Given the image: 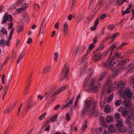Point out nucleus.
Segmentation results:
<instances>
[{
    "label": "nucleus",
    "instance_id": "obj_1",
    "mask_svg": "<svg viewBox=\"0 0 134 134\" xmlns=\"http://www.w3.org/2000/svg\"><path fill=\"white\" fill-rule=\"evenodd\" d=\"M96 81V80L95 79L92 78L91 79L89 86V89L94 92L97 91L100 89V87L101 86V84L100 83L96 85L95 82Z\"/></svg>",
    "mask_w": 134,
    "mask_h": 134
},
{
    "label": "nucleus",
    "instance_id": "obj_2",
    "mask_svg": "<svg viewBox=\"0 0 134 134\" xmlns=\"http://www.w3.org/2000/svg\"><path fill=\"white\" fill-rule=\"evenodd\" d=\"M116 126L118 130L120 132L123 133L126 131V128L123 125L122 120H117Z\"/></svg>",
    "mask_w": 134,
    "mask_h": 134
},
{
    "label": "nucleus",
    "instance_id": "obj_3",
    "mask_svg": "<svg viewBox=\"0 0 134 134\" xmlns=\"http://www.w3.org/2000/svg\"><path fill=\"white\" fill-rule=\"evenodd\" d=\"M85 49L84 46H81L75 47L72 51V54L75 55H76L81 54L84 52Z\"/></svg>",
    "mask_w": 134,
    "mask_h": 134
},
{
    "label": "nucleus",
    "instance_id": "obj_4",
    "mask_svg": "<svg viewBox=\"0 0 134 134\" xmlns=\"http://www.w3.org/2000/svg\"><path fill=\"white\" fill-rule=\"evenodd\" d=\"M67 65V63L65 64L63 71L61 73L62 76L60 78V81H62L64 78V77H66L68 75L69 69L68 68Z\"/></svg>",
    "mask_w": 134,
    "mask_h": 134
},
{
    "label": "nucleus",
    "instance_id": "obj_5",
    "mask_svg": "<svg viewBox=\"0 0 134 134\" xmlns=\"http://www.w3.org/2000/svg\"><path fill=\"white\" fill-rule=\"evenodd\" d=\"M97 101H93L91 104L93 108L90 111V113L94 115L95 116H97L99 114L98 111L97 109Z\"/></svg>",
    "mask_w": 134,
    "mask_h": 134
},
{
    "label": "nucleus",
    "instance_id": "obj_6",
    "mask_svg": "<svg viewBox=\"0 0 134 134\" xmlns=\"http://www.w3.org/2000/svg\"><path fill=\"white\" fill-rule=\"evenodd\" d=\"M33 75L32 73H30L29 75L27 80L26 83V86L25 87V89L24 91V93L26 94L27 93V91L28 90L31 82V79Z\"/></svg>",
    "mask_w": 134,
    "mask_h": 134
},
{
    "label": "nucleus",
    "instance_id": "obj_7",
    "mask_svg": "<svg viewBox=\"0 0 134 134\" xmlns=\"http://www.w3.org/2000/svg\"><path fill=\"white\" fill-rule=\"evenodd\" d=\"M118 111L121 113L122 115L124 117L127 116L129 112V110L127 108H124L122 107H120Z\"/></svg>",
    "mask_w": 134,
    "mask_h": 134
},
{
    "label": "nucleus",
    "instance_id": "obj_8",
    "mask_svg": "<svg viewBox=\"0 0 134 134\" xmlns=\"http://www.w3.org/2000/svg\"><path fill=\"white\" fill-rule=\"evenodd\" d=\"M7 13H6L3 16V20L1 23L2 24L5 23L7 21H8L9 22L12 21V16L10 15L7 14Z\"/></svg>",
    "mask_w": 134,
    "mask_h": 134
},
{
    "label": "nucleus",
    "instance_id": "obj_9",
    "mask_svg": "<svg viewBox=\"0 0 134 134\" xmlns=\"http://www.w3.org/2000/svg\"><path fill=\"white\" fill-rule=\"evenodd\" d=\"M114 59L112 58L109 62L108 61H107L105 66V67H109L111 70H112V67L116 64V62L115 61L114 62Z\"/></svg>",
    "mask_w": 134,
    "mask_h": 134
},
{
    "label": "nucleus",
    "instance_id": "obj_10",
    "mask_svg": "<svg viewBox=\"0 0 134 134\" xmlns=\"http://www.w3.org/2000/svg\"><path fill=\"white\" fill-rule=\"evenodd\" d=\"M125 93L129 100L132 99L133 94L130 89L129 88L126 89Z\"/></svg>",
    "mask_w": 134,
    "mask_h": 134
},
{
    "label": "nucleus",
    "instance_id": "obj_11",
    "mask_svg": "<svg viewBox=\"0 0 134 134\" xmlns=\"http://www.w3.org/2000/svg\"><path fill=\"white\" fill-rule=\"evenodd\" d=\"M59 93L58 92V91L56 90L52 94L50 97V99L49 100L50 102H49V103H50L51 102H53L55 101L56 99V96Z\"/></svg>",
    "mask_w": 134,
    "mask_h": 134
},
{
    "label": "nucleus",
    "instance_id": "obj_12",
    "mask_svg": "<svg viewBox=\"0 0 134 134\" xmlns=\"http://www.w3.org/2000/svg\"><path fill=\"white\" fill-rule=\"evenodd\" d=\"M90 109L84 107L81 112V115L82 117H83L85 115L88 113Z\"/></svg>",
    "mask_w": 134,
    "mask_h": 134
},
{
    "label": "nucleus",
    "instance_id": "obj_13",
    "mask_svg": "<svg viewBox=\"0 0 134 134\" xmlns=\"http://www.w3.org/2000/svg\"><path fill=\"white\" fill-rule=\"evenodd\" d=\"M101 58V55L100 53H98L95 55L93 58V61L95 62L99 60Z\"/></svg>",
    "mask_w": 134,
    "mask_h": 134
},
{
    "label": "nucleus",
    "instance_id": "obj_14",
    "mask_svg": "<svg viewBox=\"0 0 134 134\" xmlns=\"http://www.w3.org/2000/svg\"><path fill=\"white\" fill-rule=\"evenodd\" d=\"M45 24L44 21H43L42 23L40 29L39 35L40 34H44V30L45 28Z\"/></svg>",
    "mask_w": 134,
    "mask_h": 134
},
{
    "label": "nucleus",
    "instance_id": "obj_15",
    "mask_svg": "<svg viewBox=\"0 0 134 134\" xmlns=\"http://www.w3.org/2000/svg\"><path fill=\"white\" fill-rule=\"evenodd\" d=\"M24 0H18L16 3L14 4H13L11 7V9L15 8L16 6H18L21 4L23 2Z\"/></svg>",
    "mask_w": 134,
    "mask_h": 134
},
{
    "label": "nucleus",
    "instance_id": "obj_16",
    "mask_svg": "<svg viewBox=\"0 0 134 134\" xmlns=\"http://www.w3.org/2000/svg\"><path fill=\"white\" fill-rule=\"evenodd\" d=\"M125 123L128 128H131L132 126V124L130 121V119L129 118L126 119Z\"/></svg>",
    "mask_w": 134,
    "mask_h": 134
},
{
    "label": "nucleus",
    "instance_id": "obj_17",
    "mask_svg": "<svg viewBox=\"0 0 134 134\" xmlns=\"http://www.w3.org/2000/svg\"><path fill=\"white\" fill-rule=\"evenodd\" d=\"M116 48V46L115 44H113L112 46H110L109 48V50L110 51V56L109 57V58L108 59V60H109L110 57L112 55L113 52L115 49Z\"/></svg>",
    "mask_w": 134,
    "mask_h": 134
},
{
    "label": "nucleus",
    "instance_id": "obj_18",
    "mask_svg": "<svg viewBox=\"0 0 134 134\" xmlns=\"http://www.w3.org/2000/svg\"><path fill=\"white\" fill-rule=\"evenodd\" d=\"M74 97H73L70 100L69 102L67 103L64 106L63 108L68 107H72V104L73 103V101L74 99Z\"/></svg>",
    "mask_w": 134,
    "mask_h": 134
},
{
    "label": "nucleus",
    "instance_id": "obj_19",
    "mask_svg": "<svg viewBox=\"0 0 134 134\" xmlns=\"http://www.w3.org/2000/svg\"><path fill=\"white\" fill-rule=\"evenodd\" d=\"M51 69V65L47 66L44 67L43 73H46L49 72Z\"/></svg>",
    "mask_w": 134,
    "mask_h": 134
},
{
    "label": "nucleus",
    "instance_id": "obj_20",
    "mask_svg": "<svg viewBox=\"0 0 134 134\" xmlns=\"http://www.w3.org/2000/svg\"><path fill=\"white\" fill-rule=\"evenodd\" d=\"M14 28H12L10 30V35H9L10 37L9 38V40H8L7 41V42H6V44H7L8 46H10V44H9V42L10 41L12 38V36L13 34V32L14 31Z\"/></svg>",
    "mask_w": 134,
    "mask_h": 134
},
{
    "label": "nucleus",
    "instance_id": "obj_21",
    "mask_svg": "<svg viewBox=\"0 0 134 134\" xmlns=\"http://www.w3.org/2000/svg\"><path fill=\"white\" fill-rule=\"evenodd\" d=\"M124 99L123 100L124 103L125 107H129L131 106V103L130 101L124 97Z\"/></svg>",
    "mask_w": 134,
    "mask_h": 134
},
{
    "label": "nucleus",
    "instance_id": "obj_22",
    "mask_svg": "<svg viewBox=\"0 0 134 134\" xmlns=\"http://www.w3.org/2000/svg\"><path fill=\"white\" fill-rule=\"evenodd\" d=\"M126 83L124 81H120L116 86V87H118L120 88H125Z\"/></svg>",
    "mask_w": 134,
    "mask_h": 134
},
{
    "label": "nucleus",
    "instance_id": "obj_23",
    "mask_svg": "<svg viewBox=\"0 0 134 134\" xmlns=\"http://www.w3.org/2000/svg\"><path fill=\"white\" fill-rule=\"evenodd\" d=\"M64 32V35L66 36L67 34L68 31V25L67 24H65L63 26Z\"/></svg>",
    "mask_w": 134,
    "mask_h": 134
},
{
    "label": "nucleus",
    "instance_id": "obj_24",
    "mask_svg": "<svg viewBox=\"0 0 134 134\" xmlns=\"http://www.w3.org/2000/svg\"><path fill=\"white\" fill-rule=\"evenodd\" d=\"M104 110L106 113H109L111 111V109L109 106L106 105L105 107Z\"/></svg>",
    "mask_w": 134,
    "mask_h": 134
},
{
    "label": "nucleus",
    "instance_id": "obj_25",
    "mask_svg": "<svg viewBox=\"0 0 134 134\" xmlns=\"http://www.w3.org/2000/svg\"><path fill=\"white\" fill-rule=\"evenodd\" d=\"M91 102V100H87L86 101L84 104L85 107L90 109Z\"/></svg>",
    "mask_w": 134,
    "mask_h": 134
},
{
    "label": "nucleus",
    "instance_id": "obj_26",
    "mask_svg": "<svg viewBox=\"0 0 134 134\" xmlns=\"http://www.w3.org/2000/svg\"><path fill=\"white\" fill-rule=\"evenodd\" d=\"M28 4H26V5L24 7H22L20 8L17 9L16 10V12L19 13H20L21 10H24L26 9L28 7Z\"/></svg>",
    "mask_w": 134,
    "mask_h": 134
},
{
    "label": "nucleus",
    "instance_id": "obj_27",
    "mask_svg": "<svg viewBox=\"0 0 134 134\" xmlns=\"http://www.w3.org/2000/svg\"><path fill=\"white\" fill-rule=\"evenodd\" d=\"M114 97V94L113 93L110 94L108 96L107 98V101L108 103L110 102Z\"/></svg>",
    "mask_w": 134,
    "mask_h": 134
},
{
    "label": "nucleus",
    "instance_id": "obj_28",
    "mask_svg": "<svg viewBox=\"0 0 134 134\" xmlns=\"http://www.w3.org/2000/svg\"><path fill=\"white\" fill-rule=\"evenodd\" d=\"M106 121L108 123L112 122L113 120V118L111 116H107L106 117Z\"/></svg>",
    "mask_w": 134,
    "mask_h": 134
},
{
    "label": "nucleus",
    "instance_id": "obj_29",
    "mask_svg": "<svg viewBox=\"0 0 134 134\" xmlns=\"http://www.w3.org/2000/svg\"><path fill=\"white\" fill-rule=\"evenodd\" d=\"M66 86H64L60 88H59L57 90V91H58V93H60L62 91H63V90H64L66 87Z\"/></svg>",
    "mask_w": 134,
    "mask_h": 134
},
{
    "label": "nucleus",
    "instance_id": "obj_30",
    "mask_svg": "<svg viewBox=\"0 0 134 134\" xmlns=\"http://www.w3.org/2000/svg\"><path fill=\"white\" fill-rule=\"evenodd\" d=\"M120 35V34L119 33H115L111 37V38L113 40L112 42L114 40L119 36Z\"/></svg>",
    "mask_w": 134,
    "mask_h": 134
},
{
    "label": "nucleus",
    "instance_id": "obj_31",
    "mask_svg": "<svg viewBox=\"0 0 134 134\" xmlns=\"http://www.w3.org/2000/svg\"><path fill=\"white\" fill-rule=\"evenodd\" d=\"M122 100L121 99H119L116 100L115 103V105L116 107L119 106L122 102Z\"/></svg>",
    "mask_w": 134,
    "mask_h": 134
},
{
    "label": "nucleus",
    "instance_id": "obj_32",
    "mask_svg": "<svg viewBox=\"0 0 134 134\" xmlns=\"http://www.w3.org/2000/svg\"><path fill=\"white\" fill-rule=\"evenodd\" d=\"M7 41L4 39H1L0 40V44L1 46L4 47L5 46Z\"/></svg>",
    "mask_w": 134,
    "mask_h": 134
},
{
    "label": "nucleus",
    "instance_id": "obj_33",
    "mask_svg": "<svg viewBox=\"0 0 134 134\" xmlns=\"http://www.w3.org/2000/svg\"><path fill=\"white\" fill-rule=\"evenodd\" d=\"M23 19L24 20L27 22H28L29 21V16L28 15L27 13L24 14Z\"/></svg>",
    "mask_w": 134,
    "mask_h": 134
},
{
    "label": "nucleus",
    "instance_id": "obj_34",
    "mask_svg": "<svg viewBox=\"0 0 134 134\" xmlns=\"http://www.w3.org/2000/svg\"><path fill=\"white\" fill-rule=\"evenodd\" d=\"M109 130L110 131L113 132L115 131L116 129L113 125H111L109 127Z\"/></svg>",
    "mask_w": 134,
    "mask_h": 134
},
{
    "label": "nucleus",
    "instance_id": "obj_35",
    "mask_svg": "<svg viewBox=\"0 0 134 134\" xmlns=\"http://www.w3.org/2000/svg\"><path fill=\"white\" fill-rule=\"evenodd\" d=\"M77 23H79L80 22L82 19L83 18V16L82 14H80L78 16H77Z\"/></svg>",
    "mask_w": 134,
    "mask_h": 134
},
{
    "label": "nucleus",
    "instance_id": "obj_36",
    "mask_svg": "<svg viewBox=\"0 0 134 134\" xmlns=\"http://www.w3.org/2000/svg\"><path fill=\"white\" fill-rule=\"evenodd\" d=\"M106 75V73H102L100 75V77L99 78V79H98V81H100L102 80L103 78L105 77Z\"/></svg>",
    "mask_w": 134,
    "mask_h": 134
},
{
    "label": "nucleus",
    "instance_id": "obj_37",
    "mask_svg": "<svg viewBox=\"0 0 134 134\" xmlns=\"http://www.w3.org/2000/svg\"><path fill=\"white\" fill-rule=\"evenodd\" d=\"M106 75V73H102L100 75V77L99 78V79H98V81H100L102 80L103 78L105 77Z\"/></svg>",
    "mask_w": 134,
    "mask_h": 134
},
{
    "label": "nucleus",
    "instance_id": "obj_38",
    "mask_svg": "<svg viewBox=\"0 0 134 134\" xmlns=\"http://www.w3.org/2000/svg\"><path fill=\"white\" fill-rule=\"evenodd\" d=\"M0 31L3 34L5 35L8 34L7 32L6 29L4 28H3Z\"/></svg>",
    "mask_w": 134,
    "mask_h": 134
},
{
    "label": "nucleus",
    "instance_id": "obj_39",
    "mask_svg": "<svg viewBox=\"0 0 134 134\" xmlns=\"http://www.w3.org/2000/svg\"><path fill=\"white\" fill-rule=\"evenodd\" d=\"M54 61L56 62L57 61L58 58L59 53L57 52H56L54 53Z\"/></svg>",
    "mask_w": 134,
    "mask_h": 134
},
{
    "label": "nucleus",
    "instance_id": "obj_40",
    "mask_svg": "<svg viewBox=\"0 0 134 134\" xmlns=\"http://www.w3.org/2000/svg\"><path fill=\"white\" fill-rule=\"evenodd\" d=\"M51 93L49 91H48L47 92H46L45 93V96L47 95V96L45 97V98H46V100H49L48 98L51 95Z\"/></svg>",
    "mask_w": 134,
    "mask_h": 134
},
{
    "label": "nucleus",
    "instance_id": "obj_41",
    "mask_svg": "<svg viewBox=\"0 0 134 134\" xmlns=\"http://www.w3.org/2000/svg\"><path fill=\"white\" fill-rule=\"evenodd\" d=\"M126 0H117L116 2L117 4H118L119 2V5H120L123 3Z\"/></svg>",
    "mask_w": 134,
    "mask_h": 134
},
{
    "label": "nucleus",
    "instance_id": "obj_42",
    "mask_svg": "<svg viewBox=\"0 0 134 134\" xmlns=\"http://www.w3.org/2000/svg\"><path fill=\"white\" fill-rule=\"evenodd\" d=\"M23 29V27L20 26L16 29L17 32L19 33L22 31Z\"/></svg>",
    "mask_w": 134,
    "mask_h": 134
},
{
    "label": "nucleus",
    "instance_id": "obj_43",
    "mask_svg": "<svg viewBox=\"0 0 134 134\" xmlns=\"http://www.w3.org/2000/svg\"><path fill=\"white\" fill-rule=\"evenodd\" d=\"M94 15H92L88 17L86 19L87 21L90 22L92 19L93 18Z\"/></svg>",
    "mask_w": 134,
    "mask_h": 134
},
{
    "label": "nucleus",
    "instance_id": "obj_44",
    "mask_svg": "<svg viewBox=\"0 0 134 134\" xmlns=\"http://www.w3.org/2000/svg\"><path fill=\"white\" fill-rule=\"evenodd\" d=\"M115 118L117 119H119L121 117V115L119 113H116L114 115Z\"/></svg>",
    "mask_w": 134,
    "mask_h": 134
},
{
    "label": "nucleus",
    "instance_id": "obj_45",
    "mask_svg": "<svg viewBox=\"0 0 134 134\" xmlns=\"http://www.w3.org/2000/svg\"><path fill=\"white\" fill-rule=\"evenodd\" d=\"M71 115V113L70 112H68L66 115V119L67 120L69 121L70 120V116Z\"/></svg>",
    "mask_w": 134,
    "mask_h": 134
},
{
    "label": "nucleus",
    "instance_id": "obj_46",
    "mask_svg": "<svg viewBox=\"0 0 134 134\" xmlns=\"http://www.w3.org/2000/svg\"><path fill=\"white\" fill-rule=\"evenodd\" d=\"M46 115V113L45 112L41 115L39 118L38 119L40 120H42L44 118Z\"/></svg>",
    "mask_w": 134,
    "mask_h": 134
},
{
    "label": "nucleus",
    "instance_id": "obj_47",
    "mask_svg": "<svg viewBox=\"0 0 134 134\" xmlns=\"http://www.w3.org/2000/svg\"><path fill=\"white\" fill-rule=\"evenodd\" d=\"M104 47V45L103 44H101L98 48V50L100 51L103 50Z\"/></svg>",
    "mask_w": 134,
    "mask_h": 134
},
{
    "label": "nucleus",
    "instance_id": "obj_48",
    "mask_svg": "<svg viewBox=\"0 0 134 134\" xmlns=\"http://www.w3.org/2000/svg\"><path fill=\"white\" fill-rule=\"evenodd\" d=\"M103 117H102V119L100 121V122L101 124V125L103 126H105L106 122L105 121L103 120Z\"/></svg>",
    "mask_w": 134,
    "mask_h": 134
},
{
    "label": "nucleus",
    "instance_id": "obj_49",
    "mask_svg": "<svg viewBox=\"0 0 134 134\" xmlns=\"http://www.w3.org/2000/svg\"><path fill=\"white\" fill-rule=\"evenodd\" d=\"M113 88L112 87H108L107 88V93H108V94H109L111 92L113 91Z\"/></svg>",
    "mask_w": 134,
    "mask_h": 134
},
{
    "label": "nucleus",
    "instance_id": "obj_50",
    "mask_svg": "<svg viewBox=\"0 0 134 134\" xmlns=\"http://www.w3.org/2000/svg\"><path fill=\"white\" fill-rule=\"evenodd\" d=\"M120 55V54L119 53H118L115 54L112 57V59H114V58L115 57H119Z\"/></svg>",
    "mask_w": 134,
    "mask_h": 134
},
{
    "label": "nucleus",
    "instance_id": "obj_51",
    "mask_svg": "<svg viewBox=\"0 0 134 134\" xmlns=\"http://www.w3.org/2000/svg\"><path fill=\"white\" fill-rule=\"evenodd\" d=\"M88 71V72L90 73V74L88 76L89 77H90L92 76V75L93 72V71L92 69L91 68H90Z\"/></svg>",
    "mask_w": 134,
    "mask_h": 134
},
{
    "label": "nucleus",
    "instance_id": "obj_52",
    "mask_svg": "<svg viewBox=\"0 0 134 134\" xmlns=\"http://www.w3.org/2000/svg\"><path fill=\"white\" fill-rule=\"evenodd\" d=\"M57 115H55L54 117L51 119V122H55L57 120Z\"/></svg>",
    "mask_w": 134,
    "mask_h": 134
},
{
    "label": "nucleus",
    "instance_id": "obj_53",
    "mask_svg": "<svg viewBox=\"0 0 134 134\" xmlns=\"http://www.w3.org/2000/svg\"><path fill=\"white\" fill-rule=\"evenodd\" d=\"M99 19L97 18V19L95 20L93 25V26H96L97 25V24H98V22L99 21Z\"/></svg>",
    "mask_w": 134,
    "mask_h": 134
},
{
    "label": "nucleus",
    "instance_id": "obj_54",
    "mask_svg": "<svg viewBox=\"0 0 134 134\" xmlns=\"http://www.w3.org/2000/svg\"><path fill=\"white\" fill-rule=\"evenodd\" d=\"M115 27V26L114 25H110L108 26V29L109 30H112Z\"/></svg>",
    "mask_w": 134,
    "mask_h": 134
},
{
    "label": "nucleus",
    "instance_id": "obj_55",
    "mask_svg": "<svg viewBox=\"0 0 134 134\" xmlns=\"http://www.w3.org/2000/svg\"><path fill=\"white\" fill-rule=\"evenodd\" d=\"M11 22L10 23H9L8 24V25L9 26L8 27V29H10L12 28L13 26V24L12 21H11Z\"/></svg>",
    "mask_w": 134,
    "mask_h": 134
},
{
    "label": "nucleus",
    "instance_id": "obj_56",
    "mask_svg": "<svg viewBox=\"0 0 134 134\" xmlns=\"http://www.w3.org/2000/svg\"><path fill=\"white\" fill-rule=\"evenodd\" d=\"M23 58V57L21 56V55H19L18 59L17 61V64H18L21 60Z\"/></svg>",
    "mask_w": 134,
    "mask_h": 134
},
{
    "label": "nucleus",
    "instance_id": "obj_57",
    "mask_svg": "<svg viewBox=\"0 0 134 134\" xmlns=\"http://www.w3.org/2000/svg\"><path fill=\"white\" fill-rule=\"evenodd\" d=\"M126 44V43L123 42L121 44L120 46H119L118 47V49H121L122 47Z\"/></svg>",
    "mask_w": 134,
    "mask_h": 134
},
{
    "label": "nucleus",
    "instance_id": "obj_58",
    "mask_svg": "<svg viewBox=\"0 0 134 134\" xmlns=\"http://www.w3.org/2000/svg\"><path fill=\"white\" fill-rule=\"evenodd\" d=\"M34 7L35 9L37 11H38V9H39L40 8V6L39 5L37 4H34Z\"/></svg>",
    "mask_w": 134,
    "mask_h": 134
},
{
    "label": "nucleus",
    "instance_id": "obj_59",
    "mask_svg": "<svg viewBox=\"0 0 134 134\" xmlns=\"http://www.w3.org/2000/svg\"><path fill=\"white\" fill-rule=\"evenodd\" d=\"M98 40V38L97 37H95L93 39V43L95 44L96 43Z\"/></svg>",
    "mask_w": 134,
    "mask_h": 134
},
{
    "label": "nucleus",
    "instance_id": "obj_60",
    "mask_svg": "<svg viewBox=\"0 0 134 134\" xmlns=\"http://www.w3.org/2000/svg\"><path fill=\"white\" fill-rule=\"evenodd\" d=\"M126 62V61L124 60L122 61L120 63V65L121 66H122L124 65Z\"/></svg>",
    "mask_w": 134,
    "mask_h": 134
},
{
    "label": "nucleus",
    "instance_id": "obj_61",
    "mask_svg": "<svg viewBox=\"0 0 134 134\" xmlns=\"http://www.w3.org/2000/svg\"><path fill=\"white\" fill-rule=\"evenodd\" d=\"M106 15L105 14L103 13L102 14L100 17V19L101 20H103L106 17Z\"/></svg>",
    "mask_w": 134,
    "mask_h": 134
},
{
    "label": "nucleus",
    "instance_id": "obj_62",
    "mask_svg": "<svg viewBox=\"0 0 134 134\" xmlns=\"http://www.w3.org/2000/svg\"><path fill=\"white\" fill-rule=\"evenodd\" d=\"M130 12V10H127V9L124 12H122V14L123 15H124L127 14L129 13Z\"/></svg>",
    "mask_w": 134,
    "mask_h": 134
},
{
    "label": "nucleus",
    "instance_id": "obj_63",
    "mask_svg": "<svg viewBox=\"0 0 134 134\" xmlns=\"http://www.w3.org/2000/svg\"><path fill=\"white\" fill-rule=\"evenodd\" d=\"M94 45L92 44H90L89 46V49L90 50H91L94 47Z\"/></svg>",
    "mask_w": 134,
    "mask_h": 134
},
{
    "label": "nucleus",
    "instance_id": "obj_64",
    "mask_svg": "<svg viewBox=\"0 0 134 134\" xmlns=\"http://www.w3.org/2000/svg\"><path fill=\"white\" fill-rule=\"evenodd\" d=\"M91 131L93 134H96V133L97 130L95 129H92Z\"/></svg>",
    "mask_w": 134,
    "mask_h": 134
}]
</instances>
